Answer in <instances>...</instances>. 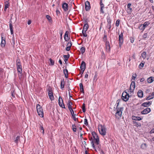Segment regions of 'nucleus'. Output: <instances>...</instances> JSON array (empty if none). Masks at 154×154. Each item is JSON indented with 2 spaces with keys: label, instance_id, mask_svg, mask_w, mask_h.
Wrapping results in <instances>:
<instances>
[{
  "label": "nucleus",
  "instance_id": "obj_1",
  "mask_svg": "<svg viewBox=\"0 0 154 154\" xmlns=\"http://www.w3.org/2000/svg\"><path fill=\"white\" fill-rule=\"evenodd\" d=\"M98 130L100 133L103 136H104L106 134V129L104 125L99 124L98 125Z\"/></svg>",
  "mask_w": 154,
  "mask_h": 154
},
{
  "label": "nucleus",
  "instance_id": "obj_2",
  "mask_svg": "<svg viewBox=\"0 0 154 154\" xmlns=\"http://www.w3.org/2000/svg\"><path fill=\"white\" fill-rule=\"evenodd\" d=\"M36 109L38 115L41 117H43L44 115L43 110L42 107L39 104H38L37 105Z\"/></svg>",
  "mask_w": 154,
  "mask_h": 154
},
{
  "label": "nucleus",
  "instance_id": "obj_3",
  "mask_svg": "<svg viewBox=\"0 0 154 154\" xmlns=\"http://www.w3.org/2000/svg\"><path fill=\"white\" fill-rule=\"evenodd\" d=\"M107 36L104 35L103 38V40L105 42L106 48L108 52H109L110 50V46L109 42L107 41Z\"/></svg>",
  "mask_w": 154,
  "mask_h": 154
},
{
  "label": "nucleus",
  "instance_id": "obj_4",
  "mask_svg": "<svg viewBox=\"0 0 154 154\" xmlns=\"http://www.w3.org/2000/svg\"><path fill=\"white\" fill-rule=\"evenodd\" d=\"M92 134L93 137L94 138V142L96 144L98 145L99 143V139L98 136L94 132H92Z\"/></svg>",
  "mask_w": 154,
  "mask_h": 154
},
{
  "label": "nucleus",
  "instance_id": "obj_5",
  "mask_svg": "<svg viewBox=\"0 0 154 154\" xmlns=\"http://www.w3.org/2000/svg\"><path fill=\"white\" fill-rule=\"evenodd\" d=\"M117 108L118 109L117 110V112L116 114V116L118 118H119L121 117V116L122 115V108H120L119 109V108L118 107V105L119 103V102L118 101V100H117Z\"/></svg>",
  "mask_w": 154,
  "mask_h": 154
},
{
  "label": "nucleus",
  "instance_id": "obj_6",
  "mask_svg": "<svg viewBox=\"0 0 154 154\" xmlns=\"http://www.w3.org/2000/svg\"><path fill=\"white\" fill-rule=\"evenodd\" d=\"M129 96L126 92H124L122 94V99L125 101H127L129 99Z\"/></svg>",
  "mask_w": 154,
  "mask_h": 154
},
{
  "label": "nucleus",
  "instance_id": "obj_7",
  "mask_svg": "<svg viewBox=\"0 0 154 154\" xmlns=\"http://www.w3.org/2000/svg\"><path fill=\"white\" fill-rule=\"evenodd\" d=\"M48 93L49 97L51 100H52L54 99V96L53 95V93L52 91V90L51 88H49L48 89Z\"/></svg>",
  "mask_w": 154,
  "mask_h": 154
},
{
  "label": "nucleus",
  "instance_id": "obj_8",
  "mask_svg": "<svg viewBox=\"0 0 154 154\" xmlns=\"http://www.w3.org/2000/svg\"><path fill=\"white\" fill-rule=\"evenodd\" d=\"M119 45L120 46H121L123 42V35L122 33H121L119 35Z\"/></svg>",
  "mask_w": 154,
  "mask_h": 154
},
{
  "label": "nucleus",
  "instance_id": "obj_9",
  "mask_svg": "<svg viewBox=\"0 0 154 154\" xmlns=\"http://www.w3.org/2000/svg\"><path fill=\"white\" fill-rule=\"evenodd\" d=\"M59 104V106L63 108H65L64 104L63 103V99L61 97H59L58 99Z\"/></svg>",
  "mask_w": 154,
  "mask_h": 154
},
{
  "label": "nucleus",
  "instance_id": "obj_10",
  "mask_svg": "<svg viewBox=\"0 0 154 154\" xmlns=\"http://www.w3.org/2000/svg\"><path fill=\"white\" fill-rule=\"evenodd\" d=\"M135 83L134 82H132L131 83L130 87V91L132 92L135 88Z\"/></svg>",
  "mask_w": 154,
  "mask_h": 154
},
{
  "label": "nucleus",
  "instance_id": "obj_11",
  "mask_svg": "<svg viewBox=\"0 0 154 154\" xmlns=\"http://www.w3.org/2000/svg\"><path fill=\"white\" fill-rule=\"evenodd\" d=\"M80 69L83 71L82 72V74L85 69V63L84 61H82V62L80 66Z\"/></svg>",
  "mask_w": 154,
  "mask_h": 154
},
{
  "label": "nucleus",
  "instance_id": "obj_12",
  "mask_svg": "<svg viewBox=\"0 0 154 154\" xmlns=\"http://www.w3.org/2000/svg\"><path fill=\"white\" fill-rule=\"evenodd\" d=\"M151 111V109L150 108H147L144 109L141 112V113L143 114H146L149 113Z\"/></svg>",
  "mask_w": 154,
  "mask_h": 154
},
{
  "label": "nucleus",
  "instance_id": "obj_13",
  "mask_svg": "<svg viewBox=\"0 0 154 154\" xmlns=\"http://www.w3.org/2000/svg\"><path fill=\"white\" fill-rule=\"evenodd\" d=\"M85 9L86 11H88L90 8V3L88 1L85 2Z\"/></svg>",
  "mask_w": 154,
  "mask_h": 154
},
{
  "label": "nucleus",
  "instance_id": "obj_14",
  "mask_svg": "<svg viewBox=\"0 0 154 154\" xmlns=\"http://www.w3.org/2000/svg\"><path fill=\"white\" fill-rule=\"evenodd\" d=\"M62 8L65 11H67L68 9V4L66 3H63L62 5Z\"/></svg>",
  "mask_w": 154,
  "mask_h": 154
},
{
  "label": "nucleus",
  "instance_id": "obj_15",
  "mask_svg": "<svg viewBox=\"0 0 154 154\" xmlns=\"http://www.w3.org/2000/svg\"><path fill=\"white\" fill-rule=\"evenodd\" d=\"M72 45V44L71 42V41L69 42L67 45V47L66 49V50L67 51H69L70 50Z\"/></svg>",
  "mask_w": 154,
  "mask_h": 154
},
{
  "label": "nucleus",
  "instance_id": "obj_16",
  "mask_svg": "<svg viewBox=\"0 0 154 154\" xmlns=\"http://www.w3.org/2000/svg\"><path fill=\"white\" fill-rule=\"evenodd\" d=\"M152 103V101H148L143 103L142 106L145 107H147L150 106Z\"/></svg>",
  "mask_w": 154,
  "mask_h": 154
},
{
  "label": "nucleus",
  "instance_id": "obj_17",
  "mask_svg": "<svg viewBox=\"0 0 154 154\" xmlns=\"http://www.w3.org/2000/svg\"><path fill=\"white\" fill-rule=\"evenodd\" d=\"M137 95L138 97H139L141 98L143 97V91L141 90H139L137 92Z\"/></svg>",
  "mask_w": 154,
  "mask_h": 154
},
{
  "label": "nucleus",
  "instance_id": "obj_18",
  "mask_svg": "<svg viewBox=\"0 0 154 154\" xmlns=\"http://www.w3.org/2000/svg\"><path fill=\"white\" fill-rule=\"evenodd\" d=\"M72 103L70 101H69L67 104L68 108L69 111H72Z\"/></svg>",
  "mask_w": 154,
  "mask_h": 154
},
{
  "label": "nucleus",
  "instance_id": "obj_19",
  "mask_svg": "<svg viewBox=\"0 0 154 154\" xmlns=\"http://www.w3.org/2000/svg\"><path fill=\"white\" fill-rule=\"evenodd\" d=\"M85 22L86 23L84 25L83 29V31H86L89 27L88 23H87V22Z\"/></svg>",
  "mask_w": 154,
  "mask_h": 154
},
{
  "label": "nucleus",
  "instance_id": "obj_20",
  "mask_svg": "<svg viewBox=\"0 0 154 154\" xmlns=\"http://www.w3.org/2000/svg\"><path fill=\"white\" fill-rule=\"evenodd\" d=\"M132 119L133 120L136 121H140L142 119L139 116H132Z\"/></svg>",
  "mask_w": 154,
  "mask_h": 154
},
{
  "label": "nucleus",
  "instance_id": "obj_21",
  "mask_svg": "<svg viewBox=\"0 0 154 154\" xmlns=\"http://www.w3.org/2000/svg\"><path fill=\"white\" fill-rule=\"evenodd\" d=\"M3 37L2 35V42L1 44V46L2 47H4L5 44V40L3 39Z\"/></svg>",
  "mask_w": 154,
  "mask_h": 154
},
{
  "label": "nucleus",
  "instance_id": "obj_22",
  "mask_svg": "<svg viewBox=\"0 0 154 154\" xmlns=\"http://www.w3.org/2000/svg\"><path fill=\"white\" fill-rule=\"evenodd\" d=\"M64 79H63L61 81L60 83V88L61 89L63 90L64 88Z\"/></svg>",
  "mask_w": 154,
  "mask_h": 154
},
{
  "label": "nucleus",
  "instance_id": "obj_23",
  "mask_svg": "<svg viewBox=\"0 0 154 154\" xmlns=\"http://www.w3.org/2000/svg\"><path fill=\"white\" fill-rule=\"evenodd\" d=\"M9 6V3L8 1H6L5 2V8L4 9V11H6L8 7Z\"/></svg>",
  "mask_w": 154,
  "mask_h": 154
},
{
  "label": "nucleus",
  "instance_id": "obj_24",
  "mask_svg": "<svg viewBox=\"0 0 154 154\" xmlns=\"http://www.w3.org/2000/svg\"><path fill=\"white\" fill-rule=\"evenodd\" d=\"M63 72L65 75V77L67 78L68 75V71L66 69H65L63 70Z\"/></svg>",
  "mask_w": 154,
  "mask_h": 154
},
{
  "label": "nucleus",
  "instance_id": "obj_25",
  "mask_svg": "<svg viewBox=\"0 0 154 154\" xmlns=\"http://www.w3.org/2000/svg\"><path fill=\"white\" fill-rule=\"evenodd\" d=\"M153 81L152 77H150L148 78L147 79V82L149 83H151Z\"/></svg>",
  "mask_w": 154,
  "mask_h": 154
},
{
  "label": "nucleus",
  "instance_id": "obj_26",
  "mask_svg": "<svg viewBox=\"0 0 154 154\" xmlns=\"http://www.w3.org/2000/svg\"><path fill=\"white\" fill-rule=\"evenodd\" d=\"M10 29L11 31V34H13V27L11 23H10L9 24Z\"/></svg>",
  "mask_w": 154,
  "mask_h": 154
},
{
  "label": "nucleus",
  "instance_id": "obj_27",
  "mask_svg": "<svg viewBox=\"0 0 154 154\" xmlns=\"http://www.w3.org/2000/svg\"><path fill=\"white\" fill-rule=\"evenodd\" d=\"M146 53L145 52H143L141 54V56L143 59L146 58Z\"/></svg>",
  "mask_w": 154,
  "mask_h": 154
},
{
  "label": "nucleus",
  "instance_id": "obj_28",
  "mask_svg": "<svg viewBox=\"0 0 154 154\" xmlns=\"http://www.w3.org/2000/svg\"><path fill=\"white\" fill-rule=\"evenodd\" d=\"M147 147V145L146 143H144L141 145V148L142 149H145Z\"/></svg>",
  "mask_w": 154,
  "mask_h": 154
},
{
  "label": "nucleus",
  "instance_id": "obj_29",
  "mask_svg": "<svg viewBox=\"0 0 154 154\" xmlns=\"http://www.w3.org/2000/svg\"><path fill=\"white\" fill-rule=\"evenodd\" d=\"M140 29L143 30L145 28V27L143 25H141L139 26Z\"/></svg>",
  "mask_w": 154,
  "mask_h": 154
},
{
  "label": "nucleus",
  "instance_id": "obj_30",
  "mask_svg": "<svg viewBox=\"0 0 154 154\" xmlns=\"http://www.w3.org/2000/svg\"><path fill=\"white\" fill-rule=\"evenodd\" d=\"M20 140V137L19 136H17L16 139L14 141L16 143H17L18 142V141Z\"/></svg>",
  "mask_w": 154,
  "mask_h": 154
},
{
  "label": "nucleus",
  "instance_id": "obj_31",
  "mask_svg": "<svg viewBox=\"0 0 154 154\" xmlns=\"http://www.w3.org/2000/svg\"><path fill=\"white\" fill-rule=\"evenodd\" d=\"M149 24L150 23L148 21H146L144 23L143 25L146 27H147Z\"/></svg>",
  "mask_w": 154,
  "mask_h": 154
},
{
  "label": "nucleus",
  "instance_id": "obj_32",
  "mask_svg": "<svg viewBox=\"0 0 154 154\" xmlns=\"http://www.w3.org/2000/svg\"><path fill=\"white\" fill-rule=\"evenodd\" d=\"M80 51L82 54L84 53L85 51V47H82L80 49Z\"/></svg>",
  "mask_w": 154,
  "mask_h": 154
},
{
  "label": "nucleus",
  "instance_id": "obj_33",
  "mask_svg": "<svg viewBox=\"0 0 154 154\" xmlns=\"http://www.w3.org/2000/svg\"><path fill=\"white\" fill-rule=\"evenodd\" d=\"M72 129L74 132H76V126L75 125H72Z\"/></svg>",
  "mask_w": 154,
  "mask_h": 154
},
{
  "label": "nucleus",
  "instance_id": "obj_34",
  "mask_svg": "<svg viewBox=\"0 0 154 154\" xmlns=\"http://www.w3.org/2000/svg\"><path fill=\"white\" fill-rule=\"evenodd\" d=\"M49 61L50 63V65H54V61L52 59H51V58H50L49 59Z\"/></svg>",
  "mask_w": 154,
  "mask_h": 154
},
{
  "label": "nucleus",
  "instance_id": "obj_35",
  "mask_svg": "<svg viewBox=\"0 0 154 154\" xmlns=\"http://www.w3.org/2000/svg\"><path fill=\"white\" fill-rule=\"evenodd\" d=\"M107 21L108 24L111 23V20L109 17H107Z\"/></svg>",
  "mask_w": 154,
  "mask_h": 154
},
{
  "label": "nucleus",
  "instance_id": "obj_36",
  "mask_svg": "<svg viewBox=\"0 0 154 154\" xmlns=\"http://www.w3.org/2000/svg\"><path fill=\"white\" fill-rule=\"evenodd\" d=\"M46 18L49 21H50L51 20V17L48 15H46Z\"/></svg>",
  "mask_w": 154,
  "mask_h": 154
},
{
  "label": "nucleus",
  "instance_id": "obj_37",
  "mask_svg": "<svg viewBox=\"0 0 154 154\" xmlns=\"http://www.w3.org/2000/svg\"><path fill=\"white\" fill-rule=\"evenodd\" d=\"M84 124L86 126H87L88 125V120L86 119H84Z\"/></svg>",
  "mask_w": 154,
  "mask_h": 154
},
{
  "label": "nucleus",
  "instance_id": "obj_38",
  "mask_svg": "<svg viewBox=\"0 0 154 154\" xmlns=\"http://www.w3.org/2000/svg\"><path fill=\"white\" fill-rule=\"evenodd\" d=\"M144 63H141L139 65V68L140 69H142Z\"/></svg>",
  "mask_w": 154,
  "mask_h": 154
},
{
  "label": "nucleus",
  "instance_id": "obj_39",
  "mask_svg": "<svg viewBox=\"0 0 154 154\" xmlns=\"http://www.w3.org/2000/svg\"><path fill=\"white\" fill-rule=\"evenodd\" d=\"M21 68H18L17 69L18 72L20 73H21L22 72V69Z\"/></svg>",
  "mask_w": 154,
  "mask_h": 154
},
{
  "label": "nucleus",
  "instance_id": "obj_40",
  "mask_svg": "<svg viewBox=\"0 0 154 154\" xmlns=\"http://www.w3.org/2000/svg\"><path fill=\"white\" fill-rule=\"evenodd\" d=\"M152 98H153V97H152L151 95H150V96H148V97H147L146 98V100H150L151 99H152Z\"/></svg>",
  "mask_w": 154,
  "mask_h": 154
},
{
  "label": "nucleus",
  "instance_id": "obj_41",
  "mask_svg": "<svg viewBox=\"0 0 154 154\" xmlns=\"http://www.w3.org/2000/svg\"><path fill=\"white\" fill-rule=\"evenodd\" d=\"M82 34H83V35L84 37H86L87 36V34L86 33V31H83V30L82 31Z\"/></svg>",
  "mask_w": 154,
  "mask_h": 154
},
{
  "label": "nucleus",
  "instance_id": "obj_42",
  "mask_svg": "<svg viewBox=\"0 0 154 154\" xmlns=\"http://www.w3.org/2000/svg\"><path fill=\"white\" fill-rule=\"evenodd\" d=\"M16 64L17 66L21 65L20 62L19 60H17Z\"/></svg>",
  "mask_w": 154,
  "mask_h": 154
},
{
  "label": "nucleus",
  "instance_id": "obj_43",
  "mask_svg": "<svg viewBox=\"0 0 154 154\" xmlns=\"http://www.w3.org/2000/svg\"><path fill=\"white\" fill-rule=\"evenodd\" d=\"M119 20H118L116 21V26H118L119 24Z\"/></svg>",
  "mask_w": 154,
  "mask_h": 154
},
{
  "label": "nucleus",
  "instance_id": "obj_44",
  "mask_svg": "<svg viewBox=\"0 0 154 154\" xmlns=\"http://www.w3.org/2000/svg\"><path fill=\"white\" fill-rule=\"evenodd\" d=\"M147 37V33H144L143 35V37L144 38H146Z\"/></svg>",
  "mask_w": 154,
  "mask_h": 154
},
{
  "label": "nucleus",
  "instance_id": "obj_45",
  "mask_svg": "<svg viewBox=\"0 0 154 154\" xmlns=\"http://www.w3.org/2000/svg\"><path fill=\"white\" fill-rule=\"evenodd\" d=\"M69 39V38L68 37V36L67 35L66 36H64V39L66 41H67Z\"/></svg>",
  "mask_w": 154,
  "mask_h": 154
},
{
  "label": "nucleus",
  "instance_id": "obj_46",
  "mask_svg": "<svg viewBox=\"0 0 154 154\" xmlns=\"http://www.w3.org/2000/svg\"><path fill=\"white\" fill-rule=\"evenodd\" d=\"M131 5V4L130 3H128L127 5V7L129 8V9L131 10V11L132 9L131 8H130V7Z\"/></svg>",
  "mask_w": 154,
  "mask_h": 154
},
{
  "label": "nucleus",
  "instance_id": "obj_47",
  "mask_svg": "<svg viewBox=\"0 0 154 154\" xmlns=\"http://www.w3.org/2000/svg\"><path fill=\"white\" fill-rule=\"evenodd\" d=\"M72 116L73 120L75 121H76L78 120V119L76 118V117H75L74 114L72 115Z\"/></svg>",
  "mask_w": 154,
  "mask_h": 154
},
{
  "label": "nucleus",
  "instance_id": "obj_48",
  "mask_svg": "<svg viewBox=\"0 0 154 154\" xmlns=\"http://www.w3.org/2000/svg\"><path fill=\"white\" fill-rule=\"evenodd\" d=\"M69 57V55H64L63 57L65 58V59H68Z\"/></svg>",
  "mask_w": 154,
  "mask_h": 154
},
{
  "label": "nucleus",
  "instance_id": "obj_49",
  "mask_svg": "<svg viewBox=\"0 0 154 154\" xmlns=\"http://www.w3.org/2000/svg\"><path fill=\"white\" fill-rule=\"evenodd\" d=\"M136 76H137L136 74V73H135L132 76V78L134 80L136 78Z\"/></svg>",
  "mask_w": 154,
  "mask_h": 154
},
{
  "label": "nucleus",
  "instance_id": "obj_50",
  "mask_svg": "<svg viewBox=\"0 0 154 154\" xmlns=\"http://www.w3.org/2000/svg\"><path fill=\"white\" fill-rule=\"evenodd\" d=\"M40 129L42 130V133L43 134H44V129L43 127V126L41 125H40Z\"/></svg>",
  "mask_w": 154,
  "mask_h": 154
},
{
  "label": "nucleus",
  "instance_id": "obj_51",
  "mask_svg": "<svg viewBox=\"0 0 154 154\" xmlns=\"http://www.w3.org/2000/svg\"><path fill=\"white\" fill-rule=\"evenodd\" d=\"M107 27L109 29V30L110 29L111 27V23H109L108 24Z\"/></svg>",
  "mask_w": 154,
  "mask_h": 154
},
{
  "label": "nucleus",
  "instance_id": "obj_52",
  "mask_svg": "<svg viewBox=\"0 0 154 154\" xmlns=\"http://www.w3.org/2000/svg\"><path fill=\"white\" fill-rule=\"evenodd\" d=\"M100 7H102V8H104V5L102 3V1H100Z\"/></svg>",
  "mask_w": 154,
  "mask_h": 154
},
{
  "label": "nucleus",
  "instance_id": "obj_53",
  "mask_svg": "<svg viewBox=\"0 0 154 154\" xmlns=\"http://www.w3.org/2000/svg\"><path fill=\"white\" fill-rule=\"evenodd\" d=\"M103 8H102V7H100V11L101 13H102V14H103L104 13V12L103 11Z\"/></svg>",
  "mask_w": 154,
  "mask_h": 154
},
{
  "label": "nucleus",
  "instance_id": "obj_54",
  "mask_svg": "<svg viewBox=\"0 0 154 154\" xmlns=\"http://www.w3.org/2000/svg\"><path fill=\"white\" fill-rule=\"evenodd\" d=\"M79 86H80V89H81V88H83V85H82V83H80V84Z\"/></svg>",
  "mask_w": 154,
  "mask_h": 154
},
{
  "label": "nucleus",
  "instance_id": "obj_55",
  "mask_svg": "<svg viewBox=\"0 0 154 154\" xmlns=\"http://www.w3.org/2000/svg\"><path fill=\"white\" fill-rule=\"evenodd\" d=\"M91 144H92V146L93 147V148L94 149H95V146L94 145V142L93 141H92L91 142Z\"/></svg>",
  "mask_w": 154,
  "mask_h": 154
},
{
  "label": "nucleus",
  "instance_id": "obj_56",
  "mask_svg": "<svg viewBox=\"0 0 154 154\" xmlns=\"http://www.w3.org/2000/svg\"><path fill=\"white\" fill-rule=\"evenodd\" d=\"M12 43H13V45H14L15 44V40H14V38H13L12 39Z\"/></svg>",
  "mask_w": 154,
  "mask_h": 154
},
{
  "label": "nucleus",
  "instance_id": "obj_57",
  "mask_svg": "<svg viewBox=\"0 0 154 154\" xmlns=\"http://www.w3.org/2000/svg\"><path fill=\"white\" fill-rule=\"evenodd\" d=\"M56 12L57 15L60 13V12L59 10H58V8H57V10L56 11Z\"/></svg>",
  "mask_w": 154,
  "mask_h": 154
},
{
  "label": "nucleus",
  "instance_id": "obj_58",
  "mask_svg": "<svg viewBox=\"0 0 154 154\" xmlns=\"http://www.w3.org/2000/svg\"><path fill=\"white\" fill-rule=\"evenodd\" d=\"M80 91L82 92L83 93H84V89L81 88V89H80Z\"/></svg>",
  "mask_w": 154,
  "mask_h": 154
},
{
  "label": "nucleus",
  "instance_id": "obj_59",
  "mask_svg": "<svg viewBox=\"0 0 154 154\" xmlns=\"http://www.w3.org/2000/svg\"><path fill=\"white\" fill-rule=\"evenodd\" d=\"M134 41V39L133 38H131V43H133Z\"/></svg>",
  "mask_w": 154,
  "mask_h": 154
},
{
  "label": "nucleus",
  "instance_id": "obj_60",
  "mask_svg": "<svg viewBox=\"0 0 154 154\" xmlns=\"http://www.w3.org/2000/svg\"><path fill=\"white\" fill-rule=\"evenodd\" d=\"M150 132L151 133H154V128L151 130Z\"/></svg>",
  "mask_w": 154,
  "mask_h": 154
},
{
  "label": "nucleus",
  "instance_id": "obj_61",
  "mask_svg": "<svg viewBox=\"0 0 154 154\" xmlns=\"http://www.w3.org/2000/svg\"><path fill=\"white\" fill-rule=\"evenodd\" d=\"M59 63H60L61 65H62V61H61V60L60 59V60H59Z\"/></svg>",
  "mask_w": 154,
  "mask_h": 154
},
{
  "label": "nucleus",
  "instance_id": "obj_62",
  "mask_svg": "<svg viewBox=\"0 0 154 154\" xmlns=\"http://www.w3.org/2000/svg\"><path fill=\"white\" fill-rule=\"evenodd\" d=\"M67 35L68 36V32L67 31L66 32L65 34V36L66 37Z\"/></svg>",
  "mask_w": 154,
  "mask_h": 154
},
{
  "label": "nucleus",
  "instance_id": "obj_63",
  "mask_svg": "<svg viewBox=\"0 0 154 154\" xmlns=\"http://www.w3.org/2000/svg\"><path fill=\"white\" fill-rule=\"evenodd\" d=\"M31 22L30 20H29L27 22V24L28 25H29L31 23Z\"/></svg>",
  "mask_w": 154,
  "mask_h": 154
},
{
  "label": "nucleus",
  "instance_id": "obj_64",
  "mask_svg": "<svg viewBox=\"0 0 154 154\" xmlns=\"http://www.w3.org/2000/svg\"><path fill=\"white\" fill-rule=\"evenodd\" d=\"M144 80V79L143 78H142L140 79V81L141 82H143Z\"/></svg>",
  "mask_w": 154,
  "mask_h": 154
}]
</instances>
